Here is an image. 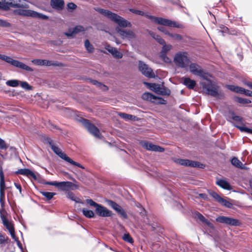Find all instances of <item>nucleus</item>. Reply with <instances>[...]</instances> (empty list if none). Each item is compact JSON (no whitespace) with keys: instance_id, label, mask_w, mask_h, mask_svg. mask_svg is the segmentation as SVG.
I'll use <instances>...</instances> for the list:
<instances>
[{"instance_id":"obj_38","label":"nucleus","mask_w":252,"mask_h":252,"mask_svg":"<svg viewBox=\"0 0 252 252\" xmlns=\"http://www.w3.org/2000/svg\"><path fill=\"white\" fill-rule=\"evenodd\" d=\"M85 46L87 50L90 52L92 53L94 51V48L92 45H91L89 41L87 39L85 41Z\"/></svg>"},{"instance_id":"obj_8","label":"nucleus","mask_w":252,"mask_h":252,"mask_svg":"<svg viewBox=\"0 0 252 252\" xmlns=\"http://www.w3.org/2000/svg\"><path fill=\"white\" fill-rule=\"evenodd\" d=\"M147 16L149 19L153 20L154 22L159 25L180 29H183L184 27L182 24H180L175 21H172L167 19H164L161 17H157L149 15H147Z\"/></svg>"},{"instance_id":"obj_35","label":"nucleus","mask_w":252,"mask_h":252,"mask_svg":"<svg viewBox=\"0 0 252 252\" xmlns=\"http://www.w3.org/2000/svg\"><path fill=\"white\" fill-rule=\"evenodd\" d=\"M163 45L162 49L160 52V54H165L169 51L172 48V46L170 44H166V43L164 44H162Z\"/></svg>"},{"instance_id":"obj_57","label":"nucleus","mask_w":252,"mask_h":252,"mask_svg":"<svg viewBox=\"0 0 252 252\" xmlns=\"http://www.w3.org/2000/svg\"><path fill=\"white\" fill-rule=\"evenodd\" d=\"M77 6L72 2L69 3L67 4V8L69 9L74 10L76 8Z\"/></svg>"},{"instance_id":"obj_15","label":"nucleus","mask_w":252,"mask_h":252,"mask_svg":"<svg viewBox=\"0 0 252 252\" xmlns=\"http://www.w3.org/2000/svg\"><path fill=\"white\" fill-rule=\"evenodd\" d=\"M5 185L4 174L0 175V203L2 208H4L5 204Z\"/></svg>"},{"instance_id":"obj_33","label":"nucleus","mask_w":252,"mask_h":252,"mask_svg":"<svg viewBox=\"0 0 252 252\" xmlns=\"http://www.w3.org/2000/svg\"><path fill=\"white\" fill-rule=\"evenodd\" d=\"M150 90L154 91L156 93L158 92L159 89L161 87L159 84L156 83H146Z\"/></svg>"},{"instance_id":"obj_13","label":"nucleus","mask_w":252,"mask_h":252,"mask_svg":"<svg viewBox=\"0 0 252 252\" xmlns=\"http://www.w3.org/2000/svg\"><path fill=\"white\" fill-rule=\"evenodd\" d=\"M216 221L230 226H240L241 224L239 220L223 216L218 217L216 219Z\"/></svg>"},{"instance_id":"obj_62","label":"nucleus","mask_w":252,"mask_h":252,"mask_svg":"<svg viewBox=\"0 0 252 252\" xmlns=\"http://www.w3.org/2000/svg\"><path fill=\"white\" fill-rule=\"evenodd\" d=\"M199 196L202 198H203L204 199H208L207 195L205 193H200L199 194Z\"/></svg>"},{"instance_id":"obj_37","label":"nucleus","mask_w":252,"mask_h":252,"mask_svg":"<svg viewBox=\"0 0 252 252\" xmlns=\"http://www.w3.org/2000/svg\"><path fill=\"white\" fill-rule=\"evenodd\" d=\"M157 94L162 95H169L170 94V91L168 89L160 87L159 89L158 92H157Z\"/></svg>"},{"instance_id":"obj_25","label":"nucleus","mask_w":252,"mask_h":252,"mask_svg":"<svg viewBox=\"0 0 252 252\" xmlns=\"http://www.w3.org/2000/svg\"><path fill=\"white\" fill-rule=\"evenodd\" d=\"M51 6L55 9L61 10L64 6V1L63 0H51Z\"/></svg>"},{"instance_id":"obj_28","label":"nucleus","mask_w":252,"mask_h":252,"mask_svg":"<svg viewBox=\"0 0 252 252\" xmlns=\"http://www.w3.org/2000/svg\"><path fill=\"white\" fill-rule=\"evenodd\" d=\"M231 164L235 167L241 169H247V168L243 164L238 158L234 157L231 159Z\"/></svg>"},{"instance_id":"obj_10","label":"nucleus","mask_w":252,"mask_h":252,"mask_svg":"<svg viewBox=\"0 0 252 252\" xmlns=\"http://www.w3.org/2000/svg\"><path fill=\"white\" fill-rule=\"evenodd\" d=\"M0 59L8 63H10L11 65L17 67H19L21 69L30 72H32L33 70L32 68L30 67L25 63L17 60H14L9 56L0 54Z\"/></svg>"},{"instance_id":"obj_9","label":"nucleus","mask_w":252,"mask_h":252,"mask_svg":"<svg viewBox=\"0 0 252 252\" xmlns=\"http://www.w3.org/2000/svg\"><path fill=\"white\" fill-rule=\"evenodd\" d=\"M15 14L24 16H29L33 18H37L43 20H47L48 17L43 14L38 13L33 10L28 9V8H19L18 9L14 11Z\"/></svg>"},{"instance_id":"obj_34","label":"nucleus","mask_w":252,"mask_h":252,"mask_svg":"<svg viewBox=\"0 0 252 252\" xmlns=\"http://www.w3.org/2000/svg\"><path fill=\"white\" fill-rule=\"evenodd\" d=\"M118 115L121 118L125 120H135V116H133L132 115L127 114L125 113H119Z\"/></svg>"},{"instance_id":"obj_45","label":"nucleus","mask_w":252,"mask_h":252,"mask_svg":"<svg viewBox=\"0 0 252 252\" xmlns=\"http://www.w3.org/2000/svg\"><path fill=\"white\" fill-rule=\"evenodd\" d=\"M20 86L21 87L26 90H31L32 89L31 86L27 82L22 81L20 82Z\"/></svg>"},{"instance_id":"obj_58","label":"nucleus","mask_w":252,"mask_h":252,"mask_svg":"<svg viewBox=\"0 0 252 252\" xmlns=\"http://www.w3.org/2000/svg\"><path fill=\"white\" fill-rule=\"evenodd\" d=\"M232 119L234 121L236 122H241L242 120V118L238 116H233Z\"/></svg>"},{"instance_id":"obj_21","label":"nucleus","mask_w":252,"mask_h":252,"mask_svg":"<svg viewBox=\"0 0 252 252\" xmlns=\"http://www.w3.org/2000/svg\"><path fill=\"white\" fill-rule=\"evenodd\" d=\"M105 48L114 57L117 59H121L123 57L122 53L118 51L116 48L111 47L109 45H107Z\"/></svg>"},{"instance_id":"obj_30","label":"nucleus","mask_w":252,"mask_h":252,"mask_svg":"<svg viewBox=\"0 0 252 252\" xmlns=\"http://www.w3.org/2000/svg\"><path fill=\"white\" fill-rule=\"evenodd\" d=\"M105 202H107V204L112 208L116 212L122 208L121 206L112 200L106 199L105 200Z\"/></svg>"},{"instance_id":"obj_6","label":"nucleus","mask_w":252,"mask_h":252,"mask_svg":"<svg viewBox=\"0 0 252 252\" xmlns=\"http://www.w3.org/2000/svg\"><path fill=\"white\" fill-rule=\"evenodd\" d=\"M174 62L176 65L181 67L186 68L190 63L189 57L186 52L177 53L174 58Z\"/></svg>"},{"instance_id":"obj_51","label":"nucleus","mask_w":252,"mask_h":252,"mask_svg":"<svg viewBox=\"0 0 252 252\" xmlns=\"http://www.w3.org/2000/svg\"><path fill=\"white\" fill-rule=\"evenodd\" d=\"M252 91H249L248 90H246L243 88L241 87V90H240V94H245L247 96H250L251 94V92Z\"/></svg>"},{"instance_id":"obj_41","label":"nucleus","mask_w":252,"mask_h":252,"mask_svg":"<svg viewBox=\"0 0 252 252\" xmlns=\"http://www.w3.org/2000/svg\"><path fill=\"white\" fill-rule=\"evenodd\" d=\"M66 197L76 202H79V199L77 198L72 192H68L66 194Z\"/></svg>"},{"instance_id":"obj_17","label":"nucleus","mask_w":252,"mask_h":252,"mask_svg":"<svg viewBox=\"0 0 252 252\" xmlns=\"http://www.w3.org/2000/svg\"><path fill=\"white\" fill-rule=\"evenodd\" d=\"M210 195L219 203H220L222 205L225 207L231 208L233 206V204L227 200L222 198L216 192L213 191L210 193Z\"/></svg>"},{"instance_id":"obj_53","label":"nucleus","mask_w":252,"mask_h":252,"mask_svg":"<svg viewBox=\"0 0 252 252\" xmlns=\"http://www.w3.org/2000/svg\"><path fill=\"white\" fill-rule=\"evenodd\" d=\"M129 11H131V12L135 13L136 14H137V15H144V12L140 11V10H135L134 9H129Z\"/></svg>"},{"instance_id":"obj_46","label":"nucleus","mask_w":252,"mask_h":252,"mask_svg":"<svg viewBox=\"0 0 252 252\" xmlns=\"http://www.w3.org/2000/svg\"><path fill=\"white\" fill-rule=\"evenodd\" d=\"M237 101L241 104H248L251 103V101L250 100L241 97H237Z\"/></svg>"},{"instance_id":"obj_32","label":"nucleus","mask_w":252,"mask_h":252,"mask_svg":"<svg viewBox=\"0 0 252 252\" xmlns=\"http://www.w3.org/2000/svg\"><path fill=\"white\" fill-rule=\"evenodd\" d=\"M82 211L83 214L88 218H92L94 216V212L92 210L83 208L82 209Z\"/></svg>"},{"instance_id":"obj_52","label":"nucleus","mask_w":252,"mask_h":252,"mask_svg":"<svg viewBox=\"0 0 252 252\" xmlns=\"http://www.w3.org/2000/svg\"><path fill=\"white\" fill-rule=\"evenodd\" d=\"M158 30L167 35L169 33V32L163 27H158Z\"/></svg>"},{"instance_id":"obj_3","label":"nucleus","mask_w":252,"mask_h":252,"mask_svg":"<svg viewBox=\"0 0 252 252\" xmlns=\"http://www.w3.org/2000/svg\"><path fill=\"white\" fill-rule=\"evenodd\" d=\"M10 7L28 8L29 5L25 0H1L0 1V8L6 10Z\"/></svg>"},{"instance_id":"obj_1","label":"nucleus","mask_w":252,"mask_h":252,"mask_svg":"<svg viewBox=\"0 0 252 252\" xmlns=\"http://www.w3.org/2000/svg\"><path fill=\"white\" fill-rule=\"evenodd\" d=\"M97 11L101 14L115 22L120 27L123 28L127 27L130 28L131 27V24L129 22L117 14L112 13L110 11L101 8H98Z\"/></svg>"},{"instance_id":"obj_14","label":"nucleus","mask_w":252,"mask_h":252,"mask_svg":"<svg viewBox=\"0 0 252 252\" xmlns=\"http://www.w3.org/2000/svg\"><path fill=\"white\" fill-rule=\"evenodd\" d=\"M46 184L55 186L63 191H67L70 189H72L74 185L71 182H47Z\"/></svg>"},{"instance_id":"obj_31","label":"nucleus","mask_w":252,"mask_h":252,"mask_svg":"<svg viewBox=\"0 0 252 252\" xmlns=\"http://www.w3.org/2000/svg\"><path fill=\"white\" fill-rule=\"evenodd\" d=\"M90 82L93 84L101 89L103 91H106L108 89V87L105 85L102 84L94 80H90Z\"/></svg>"},{"instance_id":"obj_29","label":"nucleus","mask_w":252,"mask_h":252,"mask_svg":"<svg viewBox=\"0 0 252 252\" xmlns=\"http://www.w3.org/2000/svg\"><path fill=\"white\" fill-rule=\"evenodd\" d=\"M142 97L144 100H146L153 102H154V101L157 100V99H160V98L154 95L153 94L150 93H144L142 96Z\"/></svg>"},{"instance_id":"obj_43","label":"nucleus","mask_w":252,"mask_h":252,"mask_svg":"<svg viewBox=\"0 0 252 252\" xmlns=\"http://www.w3.org/2000/svg\"><path fill=\"white\" fill-rule=\"evenodd\" d=\"M236 127L242 132L252 134V129L249 128L245 126H237Z\"/></svg>"},{"instance_id":"obj_23","label":"nucleus","mask_w":252,"mask_h":252,"mask_svg":"<svg viewBox=\"0 0 252 252\" xmlns=\"http://www.w3.org/2000/svg\"><path fill=\"white\" fill-rule=\"evenodd\" d=\"M216 184L220 187L226 190H231L232 189V187L225 180L223 179H218L216 181Z\"/></svg>"},{"instance_id":"obj_36","label":"nucleus","mask_w":252,"mask_h":252,"mask_svg":"<svg viewBox=\"0 0 252 252\" xmlns=\"http://www.w3.org/2000/svg\"><path fill=\"white\" fill-rule=\"evenodd\" d=\"M197 217L198 219H199L201 221H202L204 223L207 224L208 226H209L210 227L213 226L212 224L209 221H208L206 219H205V217L201 214L198 213L197 214Z\"/></svg>"},{"instance_id":"obj_4","label":"nucleus","mask_w":252,"mask_h":252,"mask_svg":"<svg viewBox=\"0 0 252 252\" xmlns=\"http://www.w3.org/2000/svg\"><path fill=\"white\" fill-rule=\"evenodd\" d=\"M7 213L3 208L0 211V217L4 226L8 230L11 237L19 244L20 243L18 238L16 236L14 224L11 221L9 220L6 217Z\"/></svg>"},{"instance_id":"obj_61","label":"nucleus","mask_w":252,"mask_h":252,"mask_svg":"<svg viewBox=\"0 0 252 252\" xmlns=\"http://www.w3.org/2000/svg\"><path fill=\"white\" fill-rule=\"evenodd\" d=\"M149 34L151 35V36L154 38L155 40L157 39V37L159 36V35L156 34L155 33L151 32H149Z\"/></svg>"},{"instance_id":"obj_39","label":"nucleus","mask_w":252,"mask_h":252,"mask_svg":"<svg viewBox=\"0 0 252 252\" xmlns=\"http://www.w3.org/2000/svg\"><path fill=\"white\" fill-rule=\"evenodd\" d=\"M19 81L17 80H8L6 82V84L9 86L16 87L19 84Z\"/></svg>"},{"instance_id":"obj_56","label":"nucleus","mask_w":252,"mask_h":252,"mask_svg":"<svg viewBox=\"0 0 252 252\" xmlns=\"http://www.w3.org/2000/svg\"><path fill=\"white\" fill-rule=\"evenodd\" d=\"M156 40L161 45L164 44L165 42L164 40L160 36L157 37Z\"/></svg>"},{"instance_id":"obj_44","label":"nucleus","mask_w":252,"mask_h":252,"mask_svg":"<svg viewBox=\"0 0 252 252\" xmlns=\"http://www.w3.org/2000/svg\"><path fill=\"white\" fill-rule=\"evenodd\" d=\"M169 36L171 37V38H172L174 40H181L182 39V36L179 34H177V33H170L169 32L168 35Z\"/></svg>"},{"instance_id":"obj_11","label":"nucleus","mask_w":252,"mask_h":252,"mask_svg":"<svg viewBox=\"0 0 252 252\" xmlns=\"http://www.w3.org/2000/svg\"><path fill=\"white\" fill-rule=\"evenodd\" d=\"M51 149L54 151V152L59 157H60L65 161L70 163L72 165L78 166L82 169H84V167L83 166H82L80 163L73 161L58 147L54 145H52Z\"/></svg>"},{"instance_id":"obj_48","label":"nucleus","mask_w":252,"mask_h":252,"mask_svg":"<svg viewBox=\"0 0 252 252\" xmlns=\"http://www.w3.org/2000/svg\"><path fill=\"white\" fill-rule=\"evenodd\" d=\"M160 58L165 63H168L171 62V60L165 54H160Z\"/></svg>"},{"instance_id":"obj_50","label":"nucleus","mask_w":252,"mask_h":252,"mask_svg":"<svg viewBox=\"0 0 252 252\" xmlns=\"http://www.w3.org/2000/svg\"><path fill=\"white\" fill-rule=\"evenodd\" d=\"M0 26L2 27H10L11 24L5 20L0 19Z\"/></svg>"},{"instance_id":"obj_64","label":"nucleus","mask_w":252,"mask_h":252,"mask_svg":"<svg viewBox=\"0 0 252 252\" xmlns=\"http://www.w3.org/2000/svg\"><path fill=\"white\" fill-rule=\"evenodd\" d=\"M227 31V28H224V31H221V30H219V33H221L222 34L223 32H226Z\"/></svg>"},{"instance_id":"obj_26","label":"nucleus","mask_w":252,"mask_h":252,"mask_svg":"<svg viewBox=\"0 0 252 252\" xmlns=\"http://www.w3.org/2000/svg\"><path fill=\"white\" fill-rule=\"evenodd\" d=\"M183 84L189 89H193L195 86L196 82L188 77H183Z\"/></svg>"},{"instance_id":"obj_22","label":"nucleus","mask_w":252,"mask_h":252,"mask_svg":"<svg viewBox=\"0 0 252 252\" xmlns=\"http://www.w3.org/2000/svg\"><path fill=\"white\" fill-rule=\"evenodd\" d=\"M16 174L25 175L29 178H32L34 179H36L37 177L36 175L31 170L29 169H20L16 171Z\"/></svg>"},{"instance_id":"obj_16","label":"nucleus","mask_w":252,"mask_h":252,"mask_svg":"<svg viewBox=\"0 0 252 252\" xmlns=\"http://www.w3.org/2000/svg\"><path fill=\"white\" fill-rule=\"evenodd\" d=\"M83 124L87 129L93 135L97 138H100V132L99 129L94 125L91 124L88 120L84 119Z\"/></svg>"},{"instance_id":"obj_40","label":"nucleus","mask_w":252,"mask_h":252,"mask_svg":"<svg viewBox=\"0 0 252 252\" xmlns=\"http://www.w3.org/2000/svg\"><path fill=\"white\" fill-rule=\"evenodd\" d=\"M41 193L43 196H45L48 200L51 199L53 197V196L55 195H56V193L51 192L42 191L41 192Z\"/></svg>"},{"instance_id":"obj_55","label":"nucleus","mask_w":252,"mask_h":252,"mask_svg":"<svg viewBox=\"0 0 252 252\" xmlns=\"http://www.w3.org/2000/svg\"><path fill=\"white\" fill-rule=\"evenodd\" d=\"M7 146L4 140L0 138V149H6Z\"/></svg>"},{"instance_id":"obj_27","label":"nucleus","mask_w":252,"mask_h":252,"mask_svg":"<svg viewBox=\"0 0 252 252\" xmlns=\"http://www.w3.org/2000/svg\"><path fill=\"white\" fill-rule=\"evenodd\" d=\"M32 62L38 65L51 66L54 64L51 61L46 60L35 59L32 60Z\"/></svg>"},{"instance_id":"obj_19","label":"nucleus","mask_w":252,"mask_h":252,"mask_svg":"<svg viewBox=\"0 0 252 252\" xmlns=\"http://www.w3.org/2000/svg\"><path fill=\"white\" fill-rule=\"evenodd\" d=\"M176 162L182 165L189 166L191 167H197L202 168L203 166L202 164H200L198 162L188 159H177L176 160Z\"/></svg>"},{"instance_id":"obj_42","label":"nucleus","mask_w":252,"mask_h":252,"mask_svg":"<svg viewBox=\"0 0 252 252\" xmlns=\"http://www.w3.org/2000/svg\"><path fill=\"white\" fill-rule=\"evenodd\" d=\"M226 87L230 91L238 93H240V90L241 89V87L235 86L234 85H227Z\"/></svg>"},{"instance_id":"obj_7","label":"nucleus","mask_w":252,"mask_h":252,"mask_svg":"<svg viewBox=\"0 0 252 252\" xmlns=\"http://www.w3.org/2000/svg\"><path fill=\"white\" fill-rule=\"evenodd\" d=\"M189 71L194 75H197L202 79L208 80L209 77H212L211 75L206 72L201 66L195 63H189Z\"/></svg>"},{"instance_id":"obj_18","label":"nucleus","mask_w":252,"mask_h":252,"mask_svg":"<svg viewBox=\"0 0 252 252\" xmlns=\"http://www.w3.org/2000/svg\"><path fill=\"white\" fill-rule=\"evenodd\" d=\"M140 144L143 147L149 151L159 152H163L164 151V148L149 142L142 141Z\"/></svg>"},{"instance_id":"obj_5","label":"nucleus","mask_w":252,"mask_h":252,"mask_svg":"<svg viewBox=\"0 0 252 252\" xmlns=\"http://www.w3.org/2000/svg\"><path fill=\"white\" fill-rule=\"evenodd\" d=\"M85 201L88 205L95 208V213L99 216L102 217H108L112 216V211L101 205L95 202L92 199H87Z\"/></svg>"},{"instance_id":"obj_2","label":"nucleus","mask_w":252,"mask_h":252,"mask_svg":"<svg viewBox=\"0 0 252 252\" xmlns=\"http://www.w3.org/2000/svg\"><path fill=\"white\" fill-rule=\"evenodd\" d=\"M206 80L207 82H202L200 85L202 88L203 91L206 94L212 95L216 97H220L222 94L220 90V87L217 85L214 82L210 80Z\"/></svg>"},{"instance_id":"obj_54","label":"nucleus","mask_w":252,"mask_h":252,"mask_svg":"<svg viewBox=\"0 0 252 252\" xmlns=\"http://www.w3.org/2000/svg\"><path fill=\"white\" fill-rule=\"evenodd\" d=\"M7 237H5L4 235L0 233V244H3L8 240Z\"/></svg>"},{"instance_id":"obj_59","label":"nucleus","mask_w":252,"mask_h":252,"mask_svg":"<svg viewBox=\"0 0 252 252\" xmlns=\"http://www.w3.org/2000/svg\"><path fill=\"white\" fill-rule=\"evenodd\" d=\"M14 185H15V187L18 189H19L20 193H21V192H22V188H21V185L20 184H17L16 183H14Z\"/></svg>"},{"instance_id":"obj_24","label":"nucleus","mask_w":252,"mask_h":252,"mask_svg":"<svg viewBox=\"0 0 252 252\" xmlns=\"http://www.w3.org/2000/svg\"><path fill=\"white\" fill-rule=\"evenodd\" d=\"M84 31V28L81 26H77L72 30H69L68 32H65L64 34L67 36H72L79 32Z\"/></svg>"},{"instance_id":"obj_60","label":"nucleus","mask_w":252,"mask_h":252,"mask_svg":"<svg viewBox=\"0 0 252 252\" xmlns=\"http://www.w3.org/2000/svg\"><path fill=\"white\" fill-rule=\"evenodd\" d=\"M149 34L151 35V36L154 38L155 40L157 39V37L159 36V35L156 34L155 33L151 32H149Z\"/></svg>"},{"instance_id":"obj_63","label":"nucleus","mask_w":252,"mask_h":252,"mask_svg":"<svg viewBox=\"0 0 252 252\" xmlns=\"http://www.w3.org/2000/svg\"><path fill=\"white\" fill-rule=\"evenodd\" d=\"M244 84L248 86L250 88L252 89V83L251 82H245Z\"/></svg>"},{"instance_id":"obj_12","label":"nucleus","mask_w":252,"mask_h":252,"mask_svg":"<svg viewBox=\"0 0 252 252\" xmlns=\"http://www.w3.org/2000/svg\"><path fill=\"white\" fill-rule=\"evenodd\" d=\"M138 67L139 71L145 76L148 78H155V75L152 69L144 62L139 61Z\"/></svg>"},{"instance_id":"obj_47","label":"nucleus","mask_w":252,"mask_h":252,"mask_svg":"<svg viewBox=\"0 0 252 252\" xmlns=\"http://www.w3.org/2000/svg\"><path fill=\"white\" fill-rule=\"evenodd\" d=\"M123 239L127 242L130 243H132L133 241L132 237L130 236L129 234H125L123 236Z\"/></svg>"},{"instance_id":"obj_49","label":"nucleus","mask_w":252,"mask_h":252,"mask_svg":"<svg viewBox=\"0 0 252 252\" xmlns=\"http://www.w3.org/2000/svg\"><path fill=\"white\" fill-rule=\"evenodd\" d=\"M117 213H118L123 218L127 219V214L123 208L119 210L118 212H117Z\"/></svg>"},{"instance_id":"obj_20","label":"nucleus","mask_w":252,"mask_h":252,"mask_svg":"<svg viewBox=\"0 0 252 252\" xmlns=\"http://www.w3.org/2000/svg\"><path fill=\"white\" fill-rule=\"evenodd\" d=\"M117 31L123 38L130 39L135 37V34L132 31L124 30L118 28L117 29Z\"/></svg>"}]
</instances>
